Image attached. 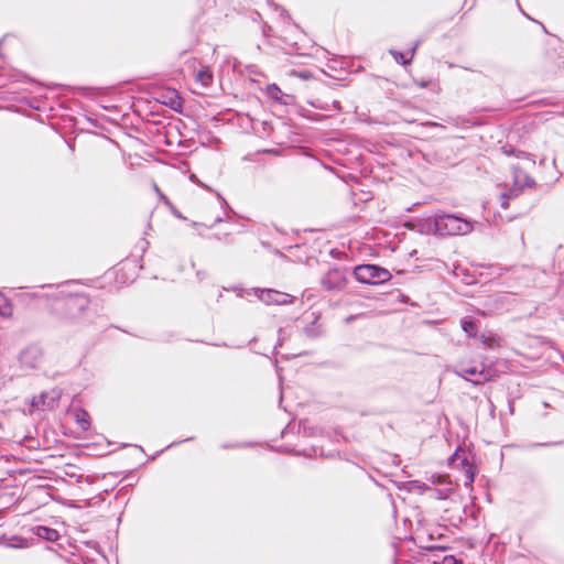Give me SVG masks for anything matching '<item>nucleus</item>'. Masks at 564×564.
<instances>
[{"instance_id":"nucleus-27","label":"nucleus","mask_w":564,"mask_h":564,"mask_svg":"<svg viewBox=\"0 0 564 564\" xmlns=\"http://www.w3.org/2000/svg\"><path fill=\"white\" fill-rule=\"evenodd\" d=\"M191 180H192V181H194V182H196V183H198V184H200V183L196 180V176H195L194 174H192V175H191Z\"/></svg>"},{"instance_id":"nucleus-13","label":"nucleus","mask_w":564,"mask_h":564,"mask_svg":"<svg viewBox=\"0 0 564 564\" xmlns=\"http://www.w3.org/2000/svg\"><path fill=\"white\" fill-rule=\"evenodd\" d=\"M33 533L36 536L50 542H55L59 538V533L57 532V530L44 525L35 527L33 529Z\"/></svg>"},{"instance_id":"nucleus-24","label":"nucleus","mask_w":564,"mask_h":564,"mask_svg":"<svg viewBox=\"0 0 564 564\" xmlns=\"http://www.w3.org/2000/svg\"><path fill=\"white\" fill-rule=\"evenodd\" d=\"M442 564H462L458 562L454 556H446L444 557Z\"/></svg>"},{"instance_id":"nucleus-12","label":"nucleus","mask_w":564,"mask_h":564,"mask_svg":"<svg viewBox=\"0 0 564 564\" xmlns=\"http://www.w3.org/2000/svg\"><path fill=\"white\" fill-rule=\"evenodd\" d=\"M437 479H438V484L444 485V487L432 489L433 495L437 499H442V500L447 499L454 490L453 486H452L451 481L447 480L446 476H438Z\"/></svg>"},{"instance_id":"nucleus-15","label":"nucleus","mask_w":564,"mask_h":564,"mask_svg":"<svg viewBox=\"0 0 564 564\" xmlns=\"http://www.w3.org/2000/svg\"><path fill=\"white\" fill-rule=\"evenodd\" d=\"M304 333L307 337L316 338L323 335L324 329L318 323V318L314 317L312 323L304 328Z\"/></svg>"},{"instance_id":"nucleus-17","label":"nucleus","mask_w":564,"mask_h":564,"mask_svg":"<svg viewBox=\"0 0 564 564\" xmlns=\"http://www.w3.org/2000/svg\"><path fill=\"white\" fill-rule=\"evenodd\" d=\"M417 45H419V43H416L413 46V48L409 52L410 56L408 58L404 56L403 53H401L399 51L391 50L390 54L394 57L397 63H402V64L406 65V64H409L412 61Z\"/></svg>"},{"instance_id":"nucleus-8","label":"nucleus","mask_w":564,"mask_h":564,"mask_svg":"<svg viewBox=\"0 0 564 564\" xmlns=\"http://www.w3.org/2000/svg\"><path fill=\"white\" fill-rule=\"evenodd\" d=\"M453 464L460 460L462 474H463V482L466 487H470L475 480V476L477 473V468L474 463L469 462L467 458L460 459L459 449H456L454 455L451 457Z\"/></svg>"},{"instance_id":"nucleus-11","label":"nucleus","mask_w":564,"mask_h":564,"mask_svg":"<svg viewBox=\"0 0 564 564\" xmlns=\"http://www.w3.org/2000/svg\"><path fill=\"white\" fill-rule=\"evenodd\" d=\"M512 175L514 186H520L522 188L535 186V181L529 174L523 172L519 166L512 167Z\"/></svg>"},{"instance_id":"nucleus-30","label":"nucleus","mask_w":564,"mask_h":564,"mask_svg":"<svg viewBox=\"0 0 564 564\" xmlns=\"http://www.w3.org/2000/svg\"><path fill=\"white\" fill-rule=\"evenodd\" d=\"M420 488L430 489L426 485L420 486Z\"/></svg>"},{"instance_id":"nucleus-21","label":"nucleus","mask_w":564,"mask_h":564,"mask_svg":"<svg viewBox=\"0 0 564 564\" xmlns=\"http://www.w3.org/2000/svg\"><path fill=\"white\" fill-rule=\"evenodd\" d=\"M12 314L11 303L7 297L0 294V315L3 317H9Z\"/></svg>"},{"instance_id":"nucleus-4","label":"nucleus","mask_w":564,"mask_h":564,"mask_svg":"<svg viewBox=\"0 0 564 564\" xmlns=\"http://www.w3.org/2000/svg\"><path fill=\"white\" fill-rule=\"evenodd\" d=\"M348 282V272L344 268H332L322 278L321 285L330 292L343 291Z\"/></svg>"},{"instance_id":"nucleus-28","label":"nucleus","mask_w":564,"mask_h":564,"mask_svg":"<svg viewBox=\"0 0 564 564\" xmlns=\"http://www.w3.org/2000/svg\"><path fill=\"white\" fill-rule=\"evenodd\" d=\"M430 549H437V547H443L442 545H431L429 546Z\"/></svg>"},{"instance_id":"nucleus-25","label":"nucleus","mask_w":564,"mask_h":564,"mask_svg":"<svg viewBox=\"0 0 564 564\" xmlns=\"http://www.w3.org/2000/svg\"><path fill=\"white\" fill-rule=\"evenodd\" d=\"M173 95H174V97L170 101L171 108H175V104L178 106L181 105L180 98L177 97V95L175 93H173Z\"/></svg>"},{"instance_id":"nucleus-10","label":"nucleus","mask_w":564,"mask_h":564,"mask_svg":"<svg viewBox=\"0 0 564 564\" xmlns=\"http://www.w3.org/2000/svg\"><path fill=\"white\" fill-rule=\"evenodd\" d=\"M265 94L269 98L282 105H289L293 97L283 93L275 84L268 85Z\"/></svg>"},{"instance_id":"nucleus-22","label":"nucleus","mask_w":564,"mask_h":564,"mask_svg":"<svg viewBox=\"0 0 564 564\" xmlns=\"http://www.w3.org/2000/svg\"><path fill=\"white\" fill-rule=\"evenodd\" d=\"M521 191H522V187L513 185L508 192H505L503 194H509V198L512 199V198L519 196Z\"/></svg>"},{"instance_id":"nucleus-18","label":"nucleus","mask_w":564,"mask_h":564,"mask_svg":"<svg viewBox=\"0 0 564 564\" xmlns=\"http://www.w3.org/2000/svg\"><path fill=\"white\" fill-rule=\"evenodd\" d=\"M482 344L490 349L500 347L501 345V338L497 335H489V336H481Z\"/></svg>"},{"instance_id":"nucleus-16","label":"nucleus","mask_w":564,"mask_h":564,"mask_svg":"<svg viewBox=\"0 0 564 564\" xmlns=\"http://www.w3.org/2000/svg\"><path fill=\"white\" fill-rule=\"evenodd\" d=\"M75 421L82 430L87 431L90 426L89 414L83 409H76L74 411Z\"/></svg>"},{"instance_id":"nucleus-26","label":"nucleus","mask_w":564,"mask_h":564,"mask_svg":"<svg viewBox=\"0 0 564 564\" xmlns=\"http://www.w3.org/2000/svg\"><path fill=\"white\" fill-rule=\"evenodd\" d=\"M153 188L154 191L158 193V195L160 196V198L164 202H167V198L163 195V193L160 191V188L158 187L156 184L153 185Z\"/></svg>"},{"instance_id":"nucleus-2","label":"nucleus","mask_w":564,"mask_h":564,"mask_svg":"<svg viewBox=\"0 0 564 564\" xmlns=\"http://www.w3.org/2000/svg\"><path fill=\"white\" fill-rule=\"evenodd\" d=\"M61 297L64 300L63 305L57 307V314L63 319H76L88 307L89 300L84 294H70L64 290L59 292Z\"/></svg>"},{"instance_id":"nucleus-14","label":"nucleus","mask_w":564,"mask_h":564,"mask_svg":"<svg viewBox=\"0 0 564 564\" xmlns=\"http://www.w3.org/2000/svg\"><path fill=\"white\" fill-rule=\"evenodd\" d=\"M195 80L205 88L209 87L214 80V75L209 66H202L195 75Z\"/></svg>"},{"instance_id":"nucleus-29","label":"nucleus","mask_w":564,"mask_h":564,"mask_svg":"<svg viewBox=\"0 0 564 564\" xmlns=\"http://www.w3.org/2000/svg\"><path fill=\"white\" fill-rule=\"evenodd\" d=\"M11 546H13V547H21L22 544H11Z\"/></svg>"},{"instance_id":"nucleus-1","label":"nucleus","mask_w":564,"mask_h":564,"mask_svg":"<svg viewBox=\"0 0 564 564\" xmlns=\"http://www.w3.org/2000/svg\"><path fill=\"white\" fill-rule=\"evenodd\" d=\"M427 221L434 234L442 236L467 235L474 229L471 221L452 214H435Z\"/></svg>"},{"instance_id":"nucleus-7","label":"nucleus","mask_w":564,"mask_h":564,"mask_svg":"<svg viewBox=\"0 0 564 564\" xmlns=\"http://www.w3.org/2000/svg\"><path fill=\"white\" fill-rule=\"evenodd\" d=\"M61 399V391L51 390L47 392H42L40 395H36L31 401V406L36 410H45V409H54Z\"/></svg>"},{"instance_id":"nucleus-5","label":"nucleus","mask_w":564,"mask_h":564,"mask_svg":"<svg viewBox=\"0 0 564 564\" xmlns=\"http://www.w3.org/2000/svg\"><path fill=\"white\" fill-rule=\"evenodd\" d=\"M257 296L267 305H288L294 302V296L273 289H258Z\"/></svg>"},{"instance_id":"nucleus-9","label":"nucleus","mask_w":564,"mask_h":564,"mask_svg":"<svg viewBox=\"0 0 564 564\" xmlns=\"http://www.w3.org/2000/svg\"><path fill=\"white\" fill-rule=\"evenodd\" d=\"M42 350L37 346H30L25 348L19 357L22 367L28 369L37 368L42 360Z\"/></svg>"},{"instance_id":"nucleus-6","label":"nucleus","mask_w":564,"mask_h":564,"mask_svg":"<svg viewBox=\"0 0 564 564\" xmlns=\"http://www.w3.org/2000/svg\"><path fill=\"white\" fill-rule=\"evenodd\" d=\"M456 373L476 386L492 379L490 371L484 367L480 370L477 367H462Z\"/></svg>"},{"instance_id":"nucleus-23","label":"nucleus","mask_w":564,"mask_h":564,"mask_svg":"<svg viewBox=\"0 0 564 564\" xmlns=\"http://www.w3.org/2000/svg\"><path fill=\"white\" fill-rule=\"evenodd\" d=\"M500 200H501V207L507 209L508 205H509V200H510L509 194H501Z\"/></svg>"},{"instance_id":"nucleus-20","label":"nucleus","mask_w":564,"mask_h":564,"mask_svg":"<svg viewBox=\"0 0 564 564\" xmlns=\"http://www.w3.org/2000/svg\"><path fill=\"white\" fill-rule=\"evenodd\" d=\"M462 328L469 336H475L477 332L476 323L470 318L462 319Z\"/></svg>"},{"instance_id":"nucleus-3","label":"nucleus","mask_w":564,"mask_h":564,"mask_svg":"<svg viewBox=\"0 0 564 564\" xmlns=\"http://www.w3.org/2000/svg\"><path fill=\"white\" fill-rule=\"evenodd\" d=\"M356 280L364 284H382L388 282L392 275L391 273L376 264H360L354 270Z\"/></svg>"},{"instance_id":"nucleus-19","label":"nucleus","mask_w":564,"mask_h":564,"mask_svg":"<svg viewBox=\"0 0 564 564\" xmlns=\"http://www.w3.org/2000/svg\"><path fill=\"white\" fill-rule=\"evenodd\" d=\"M505 153L508 154V155H514L517 159H523V160H529L532 165L535 164V160L533 158L532 154L528 153V152H524V151H521V150H514V149H510V150H505Z\"/></svg>"}]
</instances>
